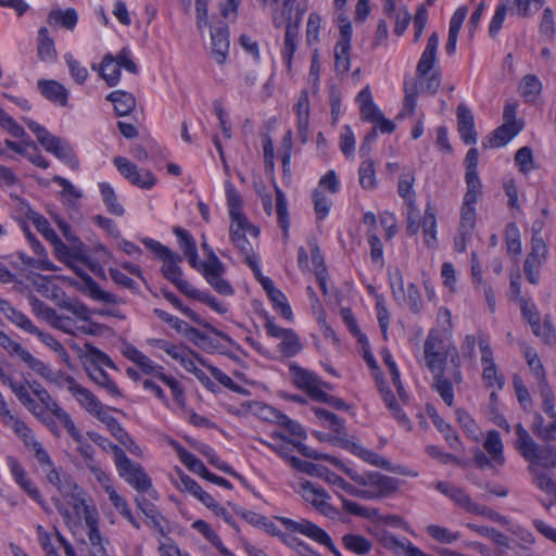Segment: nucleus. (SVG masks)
Returning a JSON list of instances; mask_svg holds the SVG:
<instances>
[{"mask_svg": "<svg viewBox=\"0 0 556 556\" xmlns=\"http://www.w3.org/2000/svg\"><path fill=\"white\" fill-rule=\"evenodd\" d=\"M106 100L114 104L115 113L118 116L130 114L136 108V98L130 92L115 90L106 96Z\"/></svg>", "mask_w": 556, "mask_h": 556, "instance_id": "25", "label": "nucleus"}, {"mask_svg": "<svg viewBox=\"0 0 556 556\" xmlns=\"http://www.w3.org/2000/svg\"><path fill=\"white\" fill-rule=\"evenodd\" d=\"M99 514L97 509H87L85 523L88 528V539L90 544L94 547H101L102 536L98 528Z\"/></svg>", "mask_w": 556, "mask_h": 556, "instance_id": "51", "label": "nucleus"}, {"mask_svg": "<svg viewBox=\"0 0 556 556\" xmlns=\"http://www.w3.org/2000/svg\"><path fill=\"white\" fill-rule=\"evenodd\" d=\"M87 434L91 439V441L99 445L101 448H103L104 451L113 452L115 464H117L126 456L125 452L118 445L111 442L108 438H104L101 434L91 431L87 432Z\"/></svg>", "mask_w": 556, "mask_h": 556, "instance_id": "59", "label": "nucleus"}, {"mask_svg": "<svg viewBox=\"0 0 556 556\" xmlns=\"http://www.w3.org/2000/svg\"><path fill=\"white\" fill-rule=\"evenodd\" d=\"M426 367L433 375L432 389L447 406L454 404L453 383L463 381L460 358L455 345L445 344L439 333L431 330L424 343Z\"/></svg>", "mask_w": 556, "mask_h": 556, "instance_id": "1", "label": "nucleus"}, {"mask_svg": "<svg viewBox=\"0 0 556 556\" xmlns=\"http://www.w3.org/2000/svg\"><path fill=\"white\" fill-rule=\"evenodd\" d=\"M46 478L64 497L78 490L79 486L71 475L60 472L56 468L47 470Z\"/></svg>", "mask_w": 556, "mask_h": 556, "instance_id": "23", "label": "nucleus"}, {"mask_svg": "<svg viewBox=\"0 0 556 556\" xmlns=\"http://www.w3.org/2000/svg\"><path fill=\"white\" fill-rule=\"evenodd\" d=\"M389 281L394 300L404 301L406 296L404 288V278L401 269H389Z\"/></svg>", "mask_w": 556, "mask_h": 556, "instance_id": "60", "label": "nucleus"}, {"mask_svg": "<svg viewBox=\"0 0 556 556\" xmlns=\"http://www.w3.org/2000/svg\"><path fill=\"white\" fill-rule=\"evenodd\" d=\"M142 243L160 260H162L163 265L161 267V273L163 277L170 281L182 294H185L191 287V283L184 279V273L179 266V264L182 262V256L151 238L142 239Z\"/></svg>", "mask_w": 556, "mask_h": 556, "instance_id": "4", "label": "nucleus"}, {"mask_svg": "<svg viewBox=\"0 0 556 556\" xmlns=\"http://www.w3.org/2000/svg\"><path fill=\"white\" fill-rule=\"evenodd\" d=\"M505 242L509 254L519 255L521 253L520 232L515 223L507 224L505 228Z\"/></svg>", "mask_w": 556, "mask_h": 556, "instance_id": "56", "label": "nucleus"}, {"mask_svg": "<svg viewBox=\"0 0 556 556\" xmlns=\"http://www.w3.org/2000/svg\"><path fill=\"white\" fill-rule=\"evenodd\" d=\"M41 94L49 101L65 106L68 100V91L56 80L39 79L37 83Z\"/></svg>", "mask_w": 556, "mask_h": 556, "instance_id": "21", "label": "nucleus"}, {"mask_svg": "<svg viewBox=\"0 0 556 556\" xmlns=\"http://www.w3.org/2000/svg\"><path fill=\"white\" fill-rule=\"evenodd\" d=\"M404 102L403 110L399 114V117H403L406 114L410 115L414 113L417 104L418 97V81L416 79H405L404 81Z\"/></svg>", "mask_w": 556, "mask_h": 556, "instance_id": "37", "label": "nucleus"}, {"mask_svg": "<svg viewBox=\"0 0 556 556\" xmlns=\"http://www.w3.org/2000/svg\"><path fill=\"white\" fill-rule=\"evenodd\" d=\"M99 188L108 211L116 216H122L125 211L124 207L118 203L117 197L112 186L108 182H101L99 184Z\"/></svg>", "mask_w": 556, "mask_h": 556, "instance_id": "45", "label": "nucleus"}, {"mask_svg": "<svg viewBox=\"0 0 556 556\" xmlns=\"http://www.w3.org/2000/svg\"><path fill=\"white\" fill-rule=\"evenodd\" d=\"M359 184L366 190H372L377 186L375 164L371 159L363 161L358 169Z\"/></svg>", "mask_w": 556, "mask_h": 556, "instance_id": "48", "label": "nucleus"}, {"mask_svg": "<svg viewBox=\"0 0 556 556\" xmlns=\"http://www.w3.org/2000/svg\"><path fill=\"white\" fill-rule=\"evenodd\" d=\"M202 275L211 287L222 295H232L233 288L223 278L225 274V265L220 262L215 253L210 254V263L201 264Z\"/></svg>", "mask_w": 556, "mask_h": 556, "instance_id": "12", "label": "nucleus"}, {"mask_svg": "<svg viewBox=\"0 0 556 556\" xmlns=\"http://www.w3.org/2000/svg\"><path fill=\"white\" fill-rule=\"evenodd\" d=\"M185 295L208 305L212 309L219 314H225L227 312V307L219 303L215 296L195 289L192 285L187 290Z\"/></svg>", "mask_w": 556, "mask_h": 556, "instance_id": "50", "label": "nucleus"}, {"mask_svg": "<svg viewBox=\"0 0 556 556\" xmlns=\"http://www.w3.org/2000/svg\"><path fill=\"white\" fill-rule=\"evenodd\" d=\"M383 547L390 549L395 555L408 556V549L414 546L407 539L400 540L390 532H383L379 539Z\"/></svg>", "mask_w": 556, "mask_h": 556, "instance_id": "38", "label": "nucleus"}, {"mask_svg": "<svg viewBox=\"0 0 556 556\" xmlns=\"http://www.w3.org/2000/svg\"><path fill=\"white\" fill-rule=\"evenodd\" d=\"M350 49L351 47L344 43L334 47V68L338 74H346L350 70Z\"/></svg>", "mask_w": 556, "mask_h": 556, "instance_id": "58", "label": "nucleus"}, {"mask_svg": "<svg viewBox=\"0 0 556 556\" xmlns=\"http://www.w3.org/2000/svg\"><path fill=\"white\" fill-rule=\"evenodd\" d=\"M119 476L125 479L136 491L149 493L153 498H157L156 490L152 489L151 478L147 475L143 467L132 462L127 455L116 464Z\"/></svg>", "mask_w": 556, "mask_h": 556, "instance_id": "6", "label": "nucleus"}, {"mask_svg": "<svg viewBox=\"0 0 556 556\" xmlns=\"http://www.w3.org/2000/svg\"><path fill=\"white\" fill-rule=\"evenodd\" d=\"M86 371L90 379L101 388L105 389L110 394L115 396H122V393L116 383L110 379L108 374L101 368V366L86 365Z\"/></svg>", "mask_w": 556, "mask_h": 556, "instance_id": "31", "label": "nucleus"}, {"mask_svg": "<svg viewBox=\"0 0 556 556\" xmlns=\"http://www.w3.org/2000/svg\"><path fill=\"white\" fill-rule=\"evenodd\" d=\"M344 547L357 555H366L371 549V543L363 535L348 533L342 536Z\"/></svg>", "mask_w": 556, "mask_h": 556, "instance_id": "40", "label": "nucleus"}, {"mask_svg": "<svg viewBox=\"0 0 556 556\" xmlns=\"http://www.w3.org/2000/svg\"><path fill=\"white\" fill-rule=\"evenodd\" d=\"M113 162L118 172L129 180L130 184L143 189H150L155 185L156 179L150 170L139 169L137 165L131 163L128 159L116 156Z\"/></svg>", "mask_w": 556, "mask_h": 556, "instance_id": "13", "label": "nucleus"}, {"mask_svg": "<svg viewBox=\"0 0 556 556\" xmlns=\"http://www.w3.org/2000/svg\"><path fill=\"white\" fill-rule=\"evenodd\" d=\"M38 58L43 62H51L56 58V50L52 38L49 36V30L41 27L38 31Z\"/></svg>", "mask_w": 556, "mask_h": 556, "instance_id": "36", "label": "nucleus"}, {"mask_svg": "<svg viewBox=\"0 0 556 556\" xmlns=\"http://www.w3.org/2000/svg\"><path fill=\"white\" fill-rule=\"evenodd\" d=\"M212 47L211 52L218 64H224L229 50L228 26L220 23L211 31Z\"/></svg>", "mask_w": 556, "mask_h": 556, "instance_id": "17", "label": "nucleus"}, {"mask_svg": "<svg viewBox=\"0 0 556 556\" xmlns=\"http://www.w3.org/2000/svg\"><path fill=\"white\" fill-rule=\"evenodd\" d=\"M42 147L46 151L52 153L60 161L64 162L71 169H78L79 160L72 146L66 140L51 135L48 140L42 143Z\"/></svg>", "mask_w": 556, "mask_h": 556, "instance_id": "15", "label": "nucleus"}, {"mask_svg": "<svg viewBox=\"0 0 556 556\" xmlns=\"http://www.w3.org/2000/svg\"><path fill=\"white\" fill-rule=\"evenodd\" d=\"M418 81V91L434 94L441 86V75L438 72H432L425 75H416Z\"/></svg>", "mask_w": 556, "mask_h": 556, "instance_id": "53", "label": "nucleus"}, {"mask_svg": "<svg viewBox=\"0 0 556 556\" xmlns=\"http://www.w3.org/2000/svg\"><path fill=\"white\" fill-rule=\"evenodd\" d=\"M294 111L298 117V134L301 138V141L305 143L309 137V99L308 92L306 90H302L300 93L298 102L294 105Z\"/></svg>", "mask_w": 556, "mask_h": 556, "instance_id": "20", "label": "nucleus"}, {"mask_svg": "<svg viewBox=\"0 0 556 556\" xmlns=\"http://www.w3.org/2000/svg\"><path fill=\"white\" fill-rule=\"evenodd\" d=\"M135 502L138 508L146 515L147 518L150 519L153 529L157 531L161 535H165L166 528L164 523L166 522V520L157 510L156 506L144 496H137L135 498Z\"/></svg>", "mask_w": 556, "mask_h": 556, "instance_id": "24", "label": "nucleus"}, {"mask_svg": "<svg viewBox=\"0 0 556 556\" xmlns=\"http://www.w3.org/2000/svg\"><path fill=\"white\" fill-rule=\"evenodd\" d=\"M28 388L33 391V393L39 399V401L45 405V407L50 410L65 427L68 434L76 441H81V433L76 428L74 421L71 416L60 407V405L52 399L50 393L38 382L31 381L27 382Z\"/></svg>", "mask_w": 556, "mask_h": 556, "instance_id": "8", "label": "nucleus"}, {"mask_svg": "<svg viewBox=\"0 0 556 556\" xmlns=\"http://www.w3.org/2000/svg\"><path fill=\"white\" fill-rule=\"evenodd\" d=\"M275 192L278 224L283 231V238L287 239L290 226L287 198L283 191L278 186H275Z\"/></svg>", "mask_w": 556, "mask_h": 556, "instance_id": "35", "label": "nucleus"}, {"mask_svg": "<svg viewBox=\"0 0 556 556\" xmlns=\"http://www.w3.org/2000/svg\"><path fill=\"white\" fill-rule=\"evenodd\" d=\"M430 418L437 429L443 433L444 439L448 445L454 450L458 448L460 446V441L452 426L447 424L442 417H440L435 412L430 414Z\"/></svg>", "mask_w": 556, "mask_h": 556, "instance_id": "42", "label": "nucleus"}, {"mask_svg": "<svg viewBox=\"0 0 556 556\" xmlns=\"http://www.w3.org/2000/svg\"><path fill=\"white\" fill-rule=\"evenodd\" d=\"M71 393L88 413H98L100 409L101 402L85 387L77 383L71 387Z\"/></svg>", "mask_w": 556, "mask_h": 556, "instance_id": "33", "label": "nucleus"}, {"mask_svg": "<svg viewBox=\"0 0 556 556\" xmlns=\"http://www.w3.org/2000/svg\"><path fill=\"white\" fill-rule=\"evenodd\" d=\"M271 416H273V419L278 425L283 427L290 434L302 437V438L306 437V431L304 430V428L299 422L290 419L288 416H286L281 412L273 409Z\"/></svg>", "mask_w": 556, "mask_h": 556, "instance_id": "54", "label": "nucleus"}, {"mask_svg": "<svg viewBox=\"0 0 556 556\" xmlns=\"http://www.w3.org/2000/svg\"><path fill=\"white\" fill-rule=\"evenodd\" d=\"M247 233L256 238L260 233V230L248 219L230 222L229 235L231 242L244 255L247 263L255 271V275H258V265L254 258L252 244L245 237Z\"/></svg>", "mask_w": 556, "mask_h": 556, "instance_id": "5", "label": "nucleus"}, {"mask_svg": "<svg viewBox=\"0 0 556 556\" xmlns=\"http://www.w3.org/2000/svg\"><path fill=\"white\" fill-rule=\"evenodd\" d=\"M278 349L283 356L293 357L302 351L303 345L299 336L291 329L290 332H287V336L281 339Z\"/></svg>", "mask_w": 556, "mask_h": 556, "instance_id": "44", "label": "nucleus"}, {"mask_svg": "<svg viewBox=\"0 0 556 556\" xmlns=\"http://www.w3.org/2000/svg\"><path fill=\"white\" fill-rule=\"evenodd\" d=\"M290 465L304 473H307L313 477H325L327 472V468L320 467L314 463L302 460L298 457H291L290 458Z\"/></svg>", "mask_w": 556, "mask_h": 556, "instance_id": "61", "label": "nucleus"}, {"mask_svg": "<svg viewBox=\"0 0 556 556\" xmlns=\"http://www.w3.org/2000/svg\"><path fill=\"white\" fill-rule=\"evenodd\" d=\"M274 437L280 438V439L287 441L288 443L292 444L304 457L313 458V459H325V460H328L337 466H339V464H340L339 460H337L334 457H330L329 455L317 453L315 450L311 448L309 446L305 445L304 443H302L300 441L288 439L287 437H285L280 433L274 434Z\"/></svg>", "mask_w": 556, "mask_h": 556, "instance_id": "49", "label": "nucleus"}, {"mask_svg": "<svg viewBox=\"0 0 556 556\" xmlns=\"http://www.w3.org/2000/svg\"><path fill=\"white\" fill-rule=\"evenodd\" d=\"M303 12L298 11L294 20L289 17L286 27L285 41H283V60L288 70H291L292 59L298 49V38L300 34V25L302 22Z\"/></svg>", "mask_w": 556, "mask_h": 556, "instance_id": "16", "label": "nucleus"}, {"mask_svg": "<svg viewBox=\"0 0 556 556\" xmlns=\"http://www.w3.org/2000/svg\"><path fill=\"white\" fill-rule=\"evenodd\" d=\"M0 311L10 321L21 329L31 334L37 332L38 328L33 324V321L24 313L14 308L9 302H0Z\"/></svg>", "mask_w": 556, "mask_h": 556, "instance_id": "26", "label": "nucleus"}, {"mask_svg": "<svg viewBox=\"0 0 556 556\" xmlns=\"http://www.w3.org/2000/svg\"><path fill=\"white\" fill-rule=\"evenodd\" d=\"M192 528L198 530L207 541L215 546L218 552L225 547L218 534L211 528V526L204 520H195L192 523Z\"/></svg>", "mask_w": 556, "mask_h": 556, "instance_id": "63", "label": "nucleus"}, {"mask_svg": "<svg viewBox=\"0 0 556 556\" xmlns=\"http://www.w3.org/2000/svg\"><path fill=\"white\" fill-rule=\"evenodd\" d=\"M427 533L433 540L443 544H451L460 538L459 532H453L450 529L438 525H429L427 527Z\"/></svg>", "mask_w": 556, "mask_h": 556, "instance_id": "55", "label": "nucleus"}, {"mask_svg": "<svg viewBox=\"0 0 556 556\" xmlns=\"http://www.w3.org/2000/svg\"><path fill=\"white\" fill-rule=\"evenodd\" d=\"M227 203L229 207L230 222L248 219L242 213L241 197L232 187L227 190Z\"/></svg>", "mask_w": 556, "mask_h": 556, "instance_id": "57", "label": "nucleus"}, {"mask_svg": "<svg viewBox=\"0 0 556 556\" xmlns=\"http://www.w3.org/2000/svg\"><path fill=\"white\" fill-rule=\"evenodd\" d=\"M101 77L110 87L115 86L121 76V71L114 58L110 54L104 55L99 67Z\"/></svg>", "mask_w": 556, "mask_h": 556, "instance_id": "39", "label": "nucleus"}, {"mask_svg": "<svg viewBox=\"0 0 556 556\" xmlns=\"http://www.w3.org/2000/svg\"><path fill=\"white\" fill-rule=\"evenodd\" d=\"M465 181L467 191L463 201L467 202V204H476L482 194V184L478 173H466Z\"/></svg>", "mask_w": 556, "mask_h": 556, "instance_id": "43", "label": "nucleus"}, {"mask_svg": "<svg viewBox=\"0 0 556 556\" xmlns=\"http://www.w3.org/2000/svg\"><path fill=\"white\" fill-rule=\"evenodd\" d=\"M354 448L356 450V456L372 466L382 468L390 472L406 473L400 466H393L387 458L374 451L367 450L363 446H354Z\"/></svg>", "mask_w": 556, "mask_h": 556, "instance_id": "28", "label": "nucleus"}, {"mask_svg": "<svg viewBox=\"0 0 556 556\" xmlns=\"http://www.w3.org/2000/svg\"><path fill=\"white\" fill-rule=\"evenodd\" d=\"M483 447L490 455L495 466H503L505 464L503 442L500 433L496 430H491L488 432Z\"/></svg>", "mask_w": 556, "mask_h": 556, "instance_id": "29", "label": "nucleus"}, {"mask_svg": "<svg viewBox=\"0 0 556 556\" xmlns=\"http://www.w3.org/2000/svg\"><path fill=\"white\" fill-rule=\"evenodd\" d=\"M342 502L343 509L350 515L363 517L367 519H375L378 517V509L364 507L356 502L350 501L342 495H339Z\"/></svg>", "mask_w": 556, "mask_h": 556, "instance_id": "52", "label": "nucleus"}, {"mask_svg": "<svg viewBox=\"0 0 556 556\" xmlns=\"http://www.w3.org/2000/svg\"><path fill=\"white\" fill-rule=\"evenodd\" d=\"M439 48V35L434 31L428 38L426 48L418 61L416 75L429 74L437 62V53Z\"/></svg>", "mask_w": 556, "mask_h": 556, "instance_id": "22", "label": "nucleus"}, {"mask_svg": "<svg viewBox=\"0 0 556 556\" xmlns=\"http://www.w3.org/2000/svg\"><path fill=\"white\" fill-rule=\"evenodd\" d=\"M479 349L481 352V365H482V378L486 387H497L503 389L505 384V378L497 370V366L494 362L493 352L490 345L489 336L483 331L478 332Z\"/></svg>", "mask_w": 556, "mask_h": 556, "instance_id": "9", "label": "nucleus"}, {"mask_svg": "<svg viewBox=\"0 0 556 556\" xmlns=\"http://www.w3.org/2000/svg\"><path fill=\"white\" fill-rule=\"evenodd\" d=\"M415 182V173L410 168H404L397 184V192L405 201L408 207L414 208L416 203V195L413 189Z\"/></svg>", "mask_w": 556, "mask_h": 556, "instance_id": "27", "label": "nucleus"}, {"mask_svg": "<svg viewBox=\"0 0 556 556\" xmlns=\"http://www.w3.org/2000/svg\"><path fill=\"white\" fill-rule=\"evenodd\" d=\"M521 127L517 123H504L497 127L486 139L482 141L483 148H500L508 143Z\"/></svg>", "mask_w": 556, "mask_h": 556, "instance_id": "19", "label": "nucleus"}, {"mask_svg": "<svg viewBox=\"0 0 556 556\" xmlns=\"http://www.w3.org/2000/svg\"><path fill=\"white\" fill-rule=\"evenodd\" d=\"M435 228H437V219L435 214L431 206H428L425 211L424 219H422V230L425 236V243L429 248L435 247L437 238H435Z\"/></svg>", "mask_w": 556, "mask_h": 556, "instance_id": "46", "label": "nucleus"}, {"mask_svg": "<svg viewBox=\"0 0 556 556\" xmlns=\"http://www.w3.org/2000/svg\"><path fill=\"white\" fill-rule=\"evenodd\" d=\"M78 275L84 280L83 291L88 296H90L91 299H93L96 301H100V302H104V303H117L118 302L117 298L114 294L102 290L100 288L99 283L92 277H90L87 274H80V273H78Z\"/></svg>", "mask_w": 556, "mask_h": 556, "instance_id": "30", "label": "nucleus"}, {"mask_svg": "<svg viewBox=\"0 0 556 556\" xmlns=\"http://www.w3.org/2000/svg\"><path fill=\"white\" fill-rule=\"evenodd\" d=\"M472 514L484 516L489 520L497 522L506 528L507 531L511 532L515 535L519 534L520 526L513 523L507 517L498 514L497 511L484 506L477 504L476 507H473Z\"/></svg>", "mask_w": 556, "mask_h": 556, "instance_id": "34", "label": "nucleus"}, {"mask_svg": "<svg viewBox=\"0 0 556 556\" xmlns=\"http://www.w3.org/2000/svg\"><path fill=\"white\" fill-rule=\"evenodd\" d=\"M532 483L541 491L556 497V478L544 469L528 470Z\"/></svg>", "mask_w": 556, "mask_h": 556, "instance_id": "32", "label": "nucleus"}, {"mask_svg": "<svg viewBox=\"0 0 556 556\" xmlns=\"http://www.w3.org/2000/svg\"><path fill=\"white\" fill-rule=\"evenodd\" d=\"M279 521L290 531L301 533L316 543L326 546L334 556H342L340 551L334 545L331 536L319 526L314 522L301 519L300 521L292 520L287 517H280Z\"/></svg>", "mask_w": 556, "mask_h": 556, "instance_id": "7", "label": "nucleus"}, {"mask_svg": "<svg viewBox=\"0 0 556 556\" xmlns=\"http://www.w3.org/2000/svg\"><path fill=\"white\" fill-rule=\"evenodd\" d=\"M293 383L314 401H316L324 390L320 389L323 380L313 371L304 369L296 364L289 367Z\"/></svg>", "mask_w": 556, "mask_h": 556, "instance_id": "14", "label": "nucleus"}, {"mask_svg": "<svg viewBox=\"0 0 556 556\" xmlns=\"http://www.w3.org/2000/svg\"><path fill=\"white\" fill-rule=\"evenodd\" d=\"M515 447L528 462L527 470L556 468V445L539 444L521 425L515 426Z\"/></svg>", "mask_w": 556, "mask_h": 556, "instance_id": "3", "label": "nucleus"}, {"mask_svg": "<svg viewBox=\"0 0 556 556\" xmlns=\"http://www.w3.org/2000/svg\"><path fill=\"white\" fill-rule=\"evenodd\" d=\"M268 296L273 301L275 308L280 312L282 317L288 320L293 318V314L290 305L287 302V298L279 289L273 288L269 290Z\"/></svg>", "mask_w": 556, "mask_h": 556, "instance_id": "62", "label": "nucleus"}, {"mask_svg": "<svg viewBox=\"0 0 556 556\" xmlns=\"http://www.w3.org/2000/svg\"><path fill=\"white\" fill-rule=\"evenodd\" d=\"M541 90L540 79L532 74L526 75L519 85V92L527 101H533Z\"/></svg>", "mask_w": 556, "mask_h": 556, "instance_id": "47", "label": "nucleus"}, {"mask_svg": "<svg viewBox=\"0 0 556 556\" xmlns=\"http://www.w3.org/2000/svg\"><path fill=\"white\" fill-rule=\"evenodd\" d=\"M340 468L358 485L364 486V489L357 488L349 482H346L339 475L329 471L325 475V479L327 482L336 485L339 489H342L348 494L361 497L364 500H378L389 496L394 493L399 489V480L384 476L377 471H366L364 473H359L358 471L345 467L343 465Z\"/></svg>", "mask_w": 556, "mask_h": 556, "instance_id": "2", "label": "nucleus"}, {"mask_svg": "<svg viewBox=\"0 0 556 556\" xmlns=\"http://www.w3.org/2000/svg\"><path fill=\"white\" fill-rule=\"evenodd\" d=\"M78 21V15L75 9L52 10L48 15V22L50 24H61L66 29H73Z\"/></svg>", "mask_w": 556, "mask_h": 556, "instance_id": "41", "label": "nucleus"}, {"mask_svg": "<svg viewBox=\"0 0 556 556\" xmlns=\"http://www.w3.org/2000/svg\"><path fill=\"white\" fill-rule=\"evenodd\" d=\"M300 488L301 496L321 515L331 519L339 516V510L329 503L330 496L325 489L316 486L311 481H303Z\"/></svg>", "mask_w": 556, "mask_h": 556, "instance_id": "11", "label": "nucleus"}, {"mask_svg": "<svg viewBox=\"0 0 556 556\" xmlns=\"http://www.w3.org/2000/svg\"><path fill=\"white\" fill-rule=\"evenodd\" d=\"M457 124L462 140L466 144H475L477 142V131L475 130L473 114L464 103L457 106Z\"/></svg>", "mask_w": 556, "mask_h": 556, "instance_id": "18", "label": "nucleus"}, {"mask_svg": "<svg viewBox=\"0 0 556 556\" xmlns=\"http://www.w3.org/2000/svg\"><path fill=\"white\" fill-rule=\"evenodd\" d=\"M540 230H535L531 239V251L527 255L523 264V271L527 280L532 285L540 282V268L547 258V245L539 236Z\"/></svg>", "mask_w": 556, "mask_h": 556, "instance_id": "10", "label": "nucleus"}, {"mask_svg": "<svg viewBox=\"0 0 556 556\" xmlns=\"http://www.w3.org/2000/svg\"><path fill=\"white\" fill-rule=\"evenodd\" d=\"M314 210L318 219H324L330 212L331 200L319 189L313 192Z\"/></svg>", "mask_w": 556, "mask_h": 556, "instance_id": "64", "label": "nucleus"}]
</instances>
